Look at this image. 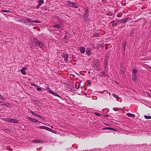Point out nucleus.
Wrapping results in <instances>:
<instances>
[{"mask_svg": "<svg viewBox=\"0 0 151 151\" xmlns=\"http://www.w3.org/2000/svg\"><path fill=\"white\" fill-rule=\"evenodd\" d=\"M40 42L38 40L35 39L33 40V42L30 45V47L32 48H33L35 46L39 45Z\"/></svg>", "mask_w": 151, "mask_h": 151, "instance_id": "nucleus-1", "label": "nucleus"}, {"mask_svg": "<svg viewBox=\"0 0 151 151\" xmlns=\"http://www.w3.org/2000/svg\"><path fill=\"white\" fill-rule=\"evenodd\" d=\"M37 128L41 129H44L47 130L49 131L50 132H52L54 134H56L55 132L51 129L50 128L46 126H40L38 127H37Z\"/></svg>", "mask_w": 151, "mask_h": 151, "instance_id": "nucleus-2", "label": "nucleus"}, {"mask_svg": "<svg viewBox=\"0 0 151 151\" xmlns=\"http://www.w3.org/2000/svg\"><path fill=\"white\" fill-rule=\"evenodd\" d=\"M67 4L69 5L71 7H74L75 8H78V7L76 6L75 3L73 2H71L69 1H66Z\"/></svg>", "mask_w": 151, "mask_h": 151, "instance_id": "nucleus-3", "label": "nucleus"}, {"mask_svg": "<svg viewBox=\"0 0 151 151\" xmlns=\"http://www.w3.org/2000/svg\"><path fill=\"white\" fill-rule=\"evenodd\" d=\"M6 119V121L10 123H18V121L15 119H10L9 118Z\"/></svg>", "mask_w": 151, "mask_h": 151, "instance_id": "nucleus-4", "label": "nucleus"}, {"mask_svg": "<svg viewBox=\"0 0 151 151\" xmlns=\"http://www.w3.org/2000/svg\"><path fill=\"white\" fill-rule=\"evenodd\" d=\"M28 119L30 121H31L32 122H36L37 123H36V124L37 125H38V124L40 123V122H39V121H38L37 120H36L35 119L31 118L30 117H28Z\"/></svg>", "mask_w": 151, "mask_h": 151, "instance_id": "nucleus-5", "label": "nucleus"}, {"mask_svg": "<svg viewBox=\"0 0 151 151\" xmlns=\"http://www.w3.org/2000/svg\"><path fill=\"white\" fill-rule=\"evenodd\" d=\"M137 74H132V80L136 83L137 82Z\"/></svg>", "mask_w": 151, "mask_h": 151, "instance_id": "nucleus-6", "label": "nucleus"}, {"mask_svg": "<svg viewBox=\"0 0 151 151\" xmlns=\"http://www.w3.org/2000/svg\"><path fill=\"white\" fill-rule=\"evenodd\" d=\"M21 22H22L24 23H28L29 22H32V21L29 19H22L21 20Z\"/></svg>", "mask_w": 151, "mask_h": 151, "instance_id": "nucleus-7", "label": "nucleus"}, {"mask_svg": "<svg viewBox=\"0 0 151 151\" xmlns=\"http://www.w3.org/2000/svg\"><path fill=\"white\" fill-rule=\"evenodd\" d=\"M62 56L63 58H64V60L65 61L68 60V55L67 54L63 53L62 55Z\"/></svg>", "mask_w": 151, "mask_h": 151, "instance_id": "nucleus-8", "label": "nucleus"}, {"mask_svg": "<svg viewBox=\"0 0 151 151\" xmlns=\"http://www.w3.org/2000/svg\"><path fill=\"white\" fill-rule=\"evenodd\" d=\"M26 70V68L25 67H24L20 70V71L22 74L23 75H25L26 74L25 70Z\"/></svg>", "mask_w": 151, "mask_h": 151, "instance_id": "nucleus-9", "label": "nucleus"}, {"mask_svg": "<svg viewBox=\"0 0 151 151\" xmlns=\"http://www.w3.org/2000/svg\"><path fill=\"white\" fill-rule=\"evenodd\" d=\"M2 106H6V107H9L11 106V104L9 103L4 102L1 104Z\"/></svg>", "mask_w": 151, "mask_h": 151, "instance_id": "nucleus-10", "label": "nucleus"}, {"mask_svg": "<svg viewBox=\"0 0 151 151\" xmlns=\"http://www.w3.org/2000/svg\"><path fill=\"white\" fill-rule=\"evenodd\" d=\"M79 50L80 52L82 54L85 53V48L83 47H81L80 48Z\"/></svg>", "mask_w": 151, "mask_h": 151, "instance_id": "nucleus-11", "label": "nucleus"}, {"mask_svg": "<svg viewBox=\"0 0 151 151\" xmlns=\"http://www.w3.org/2000/svg\"><path fill=\"white\" fill-rule=\"evenodd\" d=\"M48 92L50 93L51 94H52V95H53L54 96H58L59 97H60V96H58L55 93H54L53 91H52V90H51L50 89H48Z\"/></svg>", "mask_w": 151, "mask_h": 151, "instance_id": "nucleus-12", "label": "nucleus"}, {"mask_svg": "<svg viewBox=\"0 0 151 151\" xmlns=\"http://www.w3.org/2000/svg\"><path fill=\"white\" fill-rule=\"evenodd\" d=\"M30 111V113H31L32 114H33V115H36V116H38V117H39L40 118H41V119H42V117L40 115H39V114H36V113H34V112L32 111Z\"/></svg>", "mask_w": 151, "mask_h": 151, "instance_id": "nucleus-13", "label": "nucleus"}, {"mask_svg": "<svg viewBox=\"0 0 151 151\" xmlns=\"http://www.w3.org/2000/svg\"><path fill=\"white\" fill-rule=\"evenodd\" d=\"M30 111V113H31L32 114H33V115H36V116H38V117H39L40 118H41V119H42V117L40 115H39V114H36V113H34V112L32 111Z\"/></svg>", "mask_w": 151, "mask_h": 151, "instance_id": "nucleus-14", "label": "nucleus"}, {"mask_svg": "<svg viewBox=\"0 0 151 151\" xmlns=\"http://www.w3.org/2000/svg\"><path fill=\"white\" fill-rule=\"evenodd\" d=\"M38 45L39 46L40 48L42 49H43L45 47L44 44L42 43H41L40 42Z\"/></svg>", "mask_w": 151, "mask_h": 151, "instance_id": "nucleus-15", "label": "nucleus"}, {"mask_svg": "<svg viewBox=\"0 0 151 151\" xmlns=\"http://www.w3.org/2000/svg\"><path fill=\"white\" fill-rule=\"evenodd\" d=\"M129 19V17H127L126 19H122L121 20V22L122 23H125L126 22L128 21V19Z\"/></svg>", "mask_w": 151, "mask_h": 151, "instance_id": "nucleus-16", "label": "nucleus"}, {"mask_svg": "<svg viewBox=\"0 0 151 151\" xmlns=\"http://www.w3.org/2000/svg\"><path fill=\"white\" fill-rule=\"evenodd\" d=\"M127 115L128 116H130L132 118H134L135 116L134 114L129 113L127 114Z\"/></svg>", "mask_w": 151, "mask_h": 151, "instance_id": "nucleus-17", "label": "nucleus"}, {"mask_svg": "<svg viewBox=\"0 0 151 151\" xmlns=\"http://www.w3.org/2000/svg\"><path fill=\"white\" fill-rule=\"evenodd\" d=\"M103 129H106V130H113L114 131H116V129H113V128H110V127H105L104 128H103Z\"/></svg>", "mask_w": 151, "mask_h": 151, "instance_id": "nucleus-18", "label": "nucleus"}, {"mask_svg": "<svg viewBox=\"0 0 151 151\" xmlns=\"http://www.w3.org/2000/svg\"><path fill=\"white\" fill-rule=\"evenodd\" d=\"M112 95L116 99V101H118V100L119 99V96L116 94L114 93H113Z\"/></svg>", "mask_w": 151, "mask_h": 151, "instance_id": "nucleus-19", "label": "nucleus"}, {"mask_svg": "<svg viewBox=\"0 0 151 151\" xmlns=\"http://www.w3.org/2000/svg\"><path fill=\"white\" fill-rule=\"evenodd\" d=\"M91 49L90 48H87L86 50V53L88 55L91 54Z\"/></svg>", "mask_w": 151, "mask_h": 151, "instance_id": "nucleus-20", "label": "nucleus"}, {"mask_svg": "<svg viewBox=\"0 0 151 151\" xmlns=\"http://www.w3.org/2000/svg\"><path fill=\"white\" fill-rule=\"evenodd\" d=\"M127 45V43L126 42H124L123 44V51L124 52H125V48Z\"/></svg>", "mask_w": 151, "mask_h": 151, "instance_id": "nucleus-21", "label": "nucleus"}, {"mask_svg": "<svg viewBox=\"0 0 151 151\" xmlns=\"http://www.w3.org/2000/svg\"><path fill=\"white\" fill-rule=\"evenodd\" d=\"M88 10H87L86 11L85 13V14L84 15L83 17V19L84 20L85 19L84 17H87V14H88Z\"/></svg>", "mask_w": 151, "mask_h": 151, "instance_id": "nucleus-22", "label": "nucleus"}, {"mask_svg": "<svg viewBox=\"0 0 151 151\" xmlns=\"http://www.w3.org/2000/svg\"><path fill=\"white\" fill-rule=\"evenodd\" d=\"M39 4V5H41L42 4H43L44 3L43 0H39L38 1Z\"/></svg>", "mask_w": 151, "mask_h": 151, "instance_id": "nucleus-23", "label": "nucleus"}, {"mask_svg": "<svg viewBox=\"0 0 151 151\" xmlns=\"http://www.w3.org/2000/svg\"><path fill=\"white\" fill-rule=\"evenodd\" d=\"M34 142L38 143H42V141L40 140H35L33 141Z\"/></svg>", "mask_w": 151, "mask_h": 151, "instance_id": "nucleus-24", "label": "nucleus"}, {"mask_svg": "<svg viewBox=\"0 0 151 151\" xmlns=\"http://www.w3.org/2000/svg\"><path fill=\"white\" fill-rule=\"evenodd\" d=\"M144 117L145 119H151V116H147V115H145L144 116Z\"/></svg>", "mask_w": 151, "mask_h": 151, "instance_id": "nucleus-25", "label": "nucleus"}, {"mask_svg": "<svg viewBox=\"0 0 151 151\" xmlns=\"http://www.w3.org/2000/svg\"><path fill=\"white\" fill-rule=\"evenodd\" d=\"M54 27L58 29L60 28V25L59 24H56Z\"/></svg>", "mask_w": 151, "mask_h": 151, "instance_id": "nucleus-26", "label": "nucleus"}, {"mask_svg": "<svg viewBox=\"0 0 151 151\" xmlns=\"http://www.w3.org/2000/svg\"><path fill=\"white\" fill-rule=\"evenodd\" d=\"M137 72V70L135 69H134L133 70V74H136Z\"/></svg>", "mask_w": 151, "mask_h": 151, "instance_id": "nucleus-27", "label": "nucleus"}, {"mask_svg": "<svg viewBox=\"0 0 151 151\" xmlns=\"http://www.w3.org/2000/svg\"><path fill=\"white\" fill-rule=\"evenodd\" d=\"M93 36L94 37H97L99 36V35L98 34H95L93 35Z\"/></svg>", "mask_w": 151, "mask_h": 151, "instance_id": "nucleus-28", "label": "nucleus"}, {"mask_svg": "<svg viewBox=\"0 0 151 151\" xmlns=\"http://www.w3.org/2000/svg\"><path fill=\"white\" fill-rule=\"evenodd\" d=\"M32 22H34L35 23H40V22L39 21H37V20H35V21H32Z\"/></svg>", "mask_w": 151, "mask_h": 151, "instance_id": "nucleus-29", "label": "nucleus"}, {"mask_svg": "<svg viewBox=\"0 0 151 151\" xmlns=\"http://www.w3.org/2000/svg\"><path fill=\"white\" fill-rule=\"evenodd\" d=\"M4 97L2 96L0 94V99H2V100H4Z\"/></svg>", "mask_w": 151, "mask_h": 151, "instance_id": "nucleus-30", "label": "nucleus"}, {"mask_svg": "<svg viewBox=\"0 0 151 151\" xmlns=\"http://www.w3.org/2000/svg\"><path fill=\"white\" fill-rule=\"evenodd\" d=\"M37 87V90L38 91H40L41 90V88H40L38 87Z\"/></svg>", "mask_w": 151, "mask_h": 151, "instance_id": "nucleus-31", "label": "nucleus"}, {"mask_svg": "<svg viewBox=\"0 0 151 151\" xmlns=\"http://www.w3.org/2000/svg\"><path fill=\"white\" fill-rule=\"evenodd\" d=\"M31 85L32 86H36V87H38V86H37L35 84L33 83H31Z\"/></svg>", "mask_w": 151, "mask_h": 151, "instance_id": "nucleus-32", "label": "nucleus"}, {"mask_svg": "<svg viewBox=\"0 0 151 151\" xmlns=\"http://www.w3.org/2000/svg\"><path fill=\"white\" fill-rule=\"evenodd\" d=\"M2 12H9V11L8 10H3L2 11Z\"/></svg>", "mask_w": 151, "mask_h": 151, "instance_id": "nucleus-33", "label": "nucleus"}, {"mask_svg": "<svg viewBox=\"0 0 151 151\" xmlns=\"http://www.w3.org/2000/svg\"><path fill=\"white\" fill-rule=\"evenodd\" d=\"M120 73L121 74H123L124 73V70H121L120 71Z\"/></svg>", "mask_w": 151, "mask_h": 151, "instance_id": "nucleus-34", "label": "nucleus"}, {"mask_svg": "<svg viewBox=\"0 0 151 151\" xmlns=\"http://www.w3.org/2000/svg\"><path fill=\"white\" fill-rule=\"evenodd\" d=\"M95 114L98 116H99L100 115V114L98 113H95Z\"/></svg>", "mask_w": 151, "mask_h": 151, "instance_id": "nucleus-35", "label": "nucleus"}, {"mask_svg": "<svg viewBox=\"0 0 151 151\" xmlns=\"http://www.w3.org/2000/svg\"><path fill=\"white\" fill-rule=\"evenodd\" d=\"M147 94L148 96L150 97H151V96H150V94H148V93H147Z\"/></svg>", "mask_w": 151, "mask_h": 151, "instance_id": "nucleus-36", "label": "nucleus"}, {"mask_svg": "<svg viewBox=\"0 0 151 151\" xmlns=\"http://www.w3.org/2000/svg\"><path fill=\"white\" fill-rule=\"evenodd\" d=\"M40 6L41 5H39V4H38V5L37 6V8H39Z\"/></svg>", "mask_w": 151, "mask_h": 151, "instance_id": "nucleus-37", "label": "nucleus"}, {"mask_svg": "<svg viewBox=\"0 0 151 151\" xmlns=\"http://www.w3.org/2000/svg\"><path fill=\"white\" fill-rule=\"evenodd\" d=\"M77 84H79V83H76V86L77 85Z\"/></svg>", "mask_w": 151, "mask_h": 151, "instance_id": "nucleus-38", "label": "nucleus"}, {"mask_svg": "<svg viewBox=\"0 0 151 151\" xmlns=\"http://www.w3.org/2000/svg\"><path fill=\"white\" fill-rule=\"evenodd\" d=\"M103 92H100V93H102Z\"/></svg>", "mask_w": 151, "mask_h": 151, "instance_id": "nucleus-39", "label": "nucleus"}, {"mask_svg": "<svg viewBox=\"0 0 151 151\" xmlns=\"http://www.w3.org/2000/svg\"><path fill=\"white\" fill-rule=\"evenodd\" d=\"M108 93L109 94V96H110V93L109 92H108Z\"/></svg>", "mask_w": 151, "mask_h": 151, "instance_id": "nucleus-40", "label": "nucleus"}, {"mask_svg": "<svg viewBox=\"0 0 151 151\" xmlns=\"http://www.w3.org/2000/svg\"><path fill=\"white\" fill-rule=\"evenodd\" d=\"M106 125H107V126H109V125L108 124H106Z\"/></svg>", "mask_w": 151, "mask_h": 151, "instance_id": "nucleus-41", "label": "nucleus"}, {"mask_svg": "<svg viewBox=\"0 0 151 151\" xmlns=\"http://www.w3.org/2000/svg\"><path fill=\"white\" fill-rule=\"evenodd\" d=\"M65 39H66V36L65 37Z\"/></svg>", "mask_w": 151, "mask_h": 151, "instance_id": "nucleus-42", "label": "nucleus"}, {"mask_svg": "<svg viewBox=\"0 0 151 151\" xmlns=\"http://www.w3.org/2000/svg\"><path fill=\"white\" fill-rule=\"evenodd\" d=\"M105 48H106V49H107V47H106Z\"/></svg>", "mask_w": 151, "mask_h": 151, "instance_id": "nucleus-43", "label": "nucleus"}, {"mask_svg": "<svg viewBox=\"0 0 151 151\" xmlns=\"http://www.w3.org/2000/svg\"><path fill=\"white\" fill-rule=\"evenodd\" d=\"M51 128H53V126H51Z\"/></svg>", "mask_w": 151, "mask_h": 151, "instance_id": "nucleus-44", "label": "nucleus"}, {"mask_svg": "<svg viewBox=\"0 0 151 151\" xmlns=\"http://www.w3.org/2000/svg\"><path fill=\"white\" fill-rule=\"evenodd\" d=\"M76 88H77L78 89L79 88V87H78V88L76 87Z\"/></svg>", "mask_w": 151, "mask_h": 151, "instance_id": "nucleus-45", "label": "nucleus"}, {"mask_svg": "<svg viewBox=\"0 0 151 151\" xmlns=\"http://www.w3.org/2000/svg\"><path fill=\"white\" fill-rule=\"evenodd\" d=\"M0 103H2V102H1V101H0Z\"/></svg>", "mask_w": 151, "mask_h": 151, "instance_id": "nucleus-46", "label": "nucleus"}, {"mask_svg": "<svg viewBox=\"0 0 151 151\" xmlns=\"http://www.w3.org/2000/svg\"><path fill=\"white\" fill-rule=\"evenodd\" d=\"M114 22V21H113L112 22Z\"/></svg>", "mask_w": 151, "mask_h": 151, "instance_id": "nucleus-47", "label": "nucleus"}, {"mask_svg": "<svg viewBox=\"0 0 151 151\" xmlns=\"http://www.w3.org/2000/svg\"><path fill=\"white\" fill-rule=\"evenodd\" d=\"M106 116H108V115H106Z\"/></svg>", "mask_w": 151, "mask_h": 151, "instance_id": "nucleus-48", "label": "nucleus"}, {"mask_svg": "<svg viewBox=\"0 0 151 151\" xmlns=\"http://www.w3.org/2000/svg\"><path fill=\"white\" fill-rule=\"evenodd\" d=\"M150 68L151 69V67H150Z\"/></svg>", "mask_w": 151, "mask_h": 151, "instance_id": "nucleus-49", "label": "nucleus"}]
</instances>
